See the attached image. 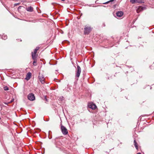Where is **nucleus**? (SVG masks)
Instances as JSON below:
<instances>
[{
	"label": "nucleus",
	"mask_w": 154,
	"mask_h": 154,
	"mask_svg": "<svg viewBox=\"0 0 154 154\" xmlns=\"http://www.w3.org/2000/svg\"><path fill=\"white\" fill-rule=\"evenodd\" d=\"M146 8V7L145 6H139L138 7V9L137 10V12L138 13L140 11L145 10Z\"/></svg>",
	"instance_id": "obj_7"
},
{
	"label": "nucleus",
	"mask_w": 154,
	"mask_h": 154,
	"mask_svg": "<svg viewBox=\"0 0 154 154\" xmlns=\"http://www.w3.org/2000/svg\"><path fill=\"white\" fill-rule=\"evenodd\" d=\"M63 97H60L59 98V99L61 100H63Z\"/></svg>",
	"instance_id": "obj_16"
},
{
	"label": "nucleus",
	"mask_w": 154,
	"mask_h": 154,
	"mask_svg": "<svg viewBox=\"0 0 154 154\" xmlns=\"http://www.w3.org/2000/svg\"><path fill=\"white\" fill-rule=\"evenodd\" d=\"M20 42L22 41L21 40H20Z\"/></svg>",
	"instance_id": "obj_24"
},
{
	"label": "nucleus",
	"mask_w": 154,
	"mask_h": 154,
	"mask_svg": "<svg viewBox=\"0 0 154 154\" xmlns=\"http://www.w3.org/2000/svg\"><path fill=\"white\" fill-rule=\"evenodd\" d=\"M92 29V28L90 26L86 25L84 29V34L85 35H88L91 32Z\"/></svg>",
	"instance_id": "obj_1"
},
{
	"label": "nucleus",
	"mask_w": 154,
	"mask_h": 154,
	"mask_svg": "<svg viewBox=\"0 0 154 154\" xmlns=\"http://www.w3.org/2000/svg\"><path fill=\"white\" fill-rule=\"evenodd\" d=\"M134 145L136 148V149H137V150L138 149V146L137 143L135 140H134Z\"/></svg>",
	"instance_id": "obj_13"
},
{
	"label": "nucleus",
	"mask_w": 154,
	"mask_h": 154,
	"mask_svg": "<svg viewBox=\"0 0 154 154\" xmlns=\"http://www.w3.org/2000/svg\"><path fill=\"white\" fill-rule=\"evenodd\" d=\"M109 2H110L109 1L108 2H106L104 3L103 4H106L108 3Z\"/></svg>",
	"instance_id": "obj_17"
},
{
	"label": "nucleus",
	"mask_w": 154,
	"mask_h": 154,
	"mask_svg": "<svg viewBox=\"0 0 154 154\" xmlns=\"http://www.w3.org/2000/svg\"><path fill=\"white\" fill-rule=\"evenodd\" d=\"M3 37H4V38H5V37L7 38V37L6 35H3Z\"/></svg>",
	"instance_id": "obj_20"
},
{
	"label": "nucleus",
	"mask_w": 154,
	"mask_h": 154,
	"mask_svg": "<svg viewBox=\"0 0 154 154\" xmlns=\"http://www.w3.org/2000/svg\"><path fill=\"white\" fill-rule=\"evenodd\" d=\"M26 10L28 11L32 12L33 11V8L31 6H30L29 7H28V8H26Z\"/></svg>",
	"instance_id": "obj_12"
},
{
	"label": "nucleus",
	"mask_w": 154,
	"mask_h": 154,
	"mask_svg": "<svg viewBox=\"0 0 154 154\" xmlns=\"http://www.w3.org/2000/svg\"><path fill=\"white\" fill-rule=\"evenodd\" d=\"M31 73L30 72H28L26 75V77L25 79H26L27 80H29L31 77Z\"/></svg>",
	"instance_id": "obj_11"
},
{
	"label": "nucleus",
	"mask_w": 154,
	"mask_h": 154,
	"mask_svg": "<svg viewBox=\"0 0 154 154\" xmlns=\"http://www.w3.org/2000/svg\"><path fill=\"white\" fill-rule=\"evenodd\" d=\"M123 14V13L122 11H118L116 13V15L117 17H121Z\"/></svg>",
	"instance_id": "obj_9"
},
{
	"label": "nucleus",
	"mask_w": 154,
	"mask_h": 154,
	"mask_svg": "<svg viewBox=\"0 0 154 154\" xmlns=\"http://www.w3.org/2000/svg\"><path fill=\"white\" fill-rule=\"evenodd\" d=\"M39 80L40 82L42 83L43 84L45 82L44 77L42 75H39L38 76Z\"/></svg>",
	"instance_id": "obj_8"
},
{
	"label": "nucleus",
	"mask_w": 154,
	"mask_h": 154,
	"mask_svg": "<svg viewBox=\"0 0 154 154\" xmlns=\"http://www.w3.org/2000/svg\"><path fill=\"white\" fill-rule=\"evenodd\" d=\"M60 129L64 135H67L68 134L67 129L62 124L60 125Z\"/></svg>",
	"instance_id": "obj_2"
},
{
	"label": "nucleus",
	"mask_w": 154,
	"mask_h": 154,
	"mask_svg": "<svg viewBox=\"0 0 154 154\" xmlns=\"http://www.w3.org/2000/svg\"><path fill=\"white\" fill-rule=\"evenodd\" d=\"M109 2H110L109 1L108 2H106L104 3L103 4H106L108 3Z\"/></svg>",
	"instance_id": "obj_18"
},
{
	"label": "nucleus",
	"mask_w": 154,
	"mask_h": 154,
	"mask_svg": "<svg viewBox=\"0 0 154 154\" xmlns=\"http://www.w3.org/2000/svg\"><path fill=\"white\" fill-rule=\"evenodd\" d=\"M40 48L38 47H37L34 50V51L32 52V59H35V58H37V55L36 54L37 51Z\"/></svg>",
	"instance_id": "obj_3"
},
{
	"label": "nucleus",
	"mask_w": 154,
	"mask_h": 154,
	"mask_svg": "<svg viewBox=\"0 0 154 154\" xmlns=\"http://www.w3.org/2000/svg\"><path fill=\"white\" fill-rule=\"evenodd\" d=\"M3 89L5 91H8L9 90L8 87L7 86H5L3 87Z\"/></svg>",
	"instance_id": "obj_15"
},
{
	"label": "nucleus",
	"mask_w": 154,
	"mask_h": 154,
	"mask_svg": "<svg viewBox=\"0 0 154 154\" xmlns=\"http://www.w3.org/2000/svg\"><path fill=\"white\" fill-rule=\"evenodd\" d=\"M81 70L80 67L78 65L77 66V69L76 71L75 78L77 79V80L78 79V78L79 77L80 75L81 72Z\"/></svg>",
	"instance_id": "obj_4"
},
{
	"label": "nucleus",
	"mask_w": 154,
	"mask_h": 154,
	"mask_svg": "<svg viewBox=\"0 0 154 154\" xmlns=\"http://www.w3.org/2000/svg\"><path fill=\"white\" fill-rule=\"evenodd\" d=\"M61 0L63 1H64L65 0Z\"/></svg>",
	"instance_id": "obj_22"
},
{
	"label": "nucleus",
	"mask_w": 154,
	"mask_h": 154,
	"mask_svg": "<svg viewBox=\"0 0 154 154\" xmlns=\"http://www.w3.org/2000/svg\"><path fill=\"white\" fill-rule=\"evenodd\" d=\"M17 4H15V5H17Z\"/></svg>",
	"instance_id": "obj_23"
},
{
	"label": "nucleus",
	"mask_w": 154,
	"mask_h": 154,
	"mask_svg": "<svg viewBox=\"0 0 154 154\" xmlns=\"http://www.w3.org/2000/svg\"><path fill=\"white\" fill-rule=\"evenodd\" d=\"M44 98H45V100L47 101L48 100H47V99L46 97L45 96H44Z\"/></svg>",
	"instance_id": "obj_19"
},
{
	"label": "nucleus",
	"mask_w": 154,
	"mask_h": 154,
	"mask_svg": "<svg viewBox=\"0 0 154 154\" xmlns=\"http://www.w3.org/2000/svg\"><path fill=\"white\" fill-rule=\"evenodd\" d=\"M136 154H141L140 152H138V153H137Z\"/></svg>",
	"instance_id": "obj_21"
},
{
	"label": "nucleus",
	"mask_w": 154,
	"mask_h": 154,
	"mask_svg": "<svg viewBox=\"0 0 154 154\" xmlns=\"http://www.w3.org/2000/svg\"><path fill=\"white\" fill-rule=\"evenodd\" d=\"M89 107L92 109H95L96 107V106L93 103H90L89 105Z\"/></svg>",
	"instance_id": "obj_10"
},
{
	"label": "nucleus",
	"mask_w": 154,
	"mask_h": 154,
	"mask_svg": "<svg viewBox=\"0 0 154 154\" xmlns=\"http://www.w3.org/2000/svg\"><path fill=\"white\" fill-rule=\"evenodd\" d=\"M130 2L133 4L136 3H144V1L143 0H130Z\"/></svg>",
	"instance_id": "obj_5"
},
{
	"label": "nucleus",
	"mask_w": 154,
	"mask_h": 154,
	"mask_svg": "<svg viewBox=\"0 0 154 154\" xmlns=\"http://www.w3.org/2000/svg\"><path fill=\"white\" fill-rule=\"evenodd\" d=\"M28 99L31 101H33L35 100V97L34 94L32 93L29 94L28 96Z\"/></svg>",
	"instance_id": "obj_6"
},
{
	"label": "nucleus",
	"mask_w": 154,
	"mask_h": 154,
	"mask_svg": "<svg viewBox=\"0 0 154 154\" xmlns=\"http://www.w3.org/2000/svg\"><path fill=\"white\" fill-rule=\"evenodd\" d=\"M34 61L33 63V64L34 66H36L37 65V58H35V59H32Z\"/></svg>",
	"instance_id": "obj_14"
}]
</instances>
